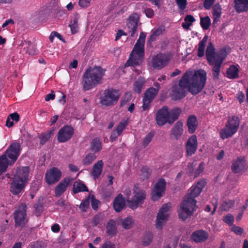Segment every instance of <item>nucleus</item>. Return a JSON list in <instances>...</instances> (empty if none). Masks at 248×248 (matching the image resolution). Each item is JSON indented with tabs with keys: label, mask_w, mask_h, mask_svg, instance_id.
I'll return each mask as SVG.
<instances>
[{
	"label": "nucleus",
	"mask_w": 248,
	"mask_h": 248,
	"mask_svg": "<svg viewBox=\"0 0 248 248\" xmlns=\"http://www.w3.org/2000/svg\"><path fill=\"white\" fill-rule=\"evenodd\" d=\"M207 79L206 73L202 69L186 71L178 85L172 87L171 96L175 99H180L186 95V89L193 94L202 91Z\"/></svg>",
	"instance_id": "f257e3e1"
},
{
	"label": "nucleus",
	"mask_w": 248,
	"mask_h": 248,
	"mask_svg": "<svg viewBox=\"0 0 248 248\" xmlns=\"http://www.w3.org/2000/svg\"><path fill=\"white\" fill-rule=\"evenodd\" d=\"M205 184V181L202 180L190 188L184 197L178 210V215L180 218L185 220L192 215L197 203L195 198L199 195Z\"/></svg>",
	"instance_id": "f03ea898"
},
{
	"label": "nucleus",
	"mask_w": 248,
	"mask_h": 248,
	"mask_svg": "<svg viewBox=\"0 0 248 248\" xmlns=\"http://www.w3.org/2000/svg\"><path fill=\"white\" fill-rule=\"evenodd\" d=\"M105 70L99 66L90 67L83 75L82 84L84 91H88L101 83Z\"/></svg>",
	"instance_id": "7ed1b4c3"
},
{
	"label": "nucleus",
	"mask_w": 248,
	"mask_h": 248,
	"mask_svg": "<svg viewBox=\"0 0 248 248\" xmlns=\"http://www.w3.org/2000/svg\"><path fill=\"white\" fill-rule=\"evenodd\" d=\"M145 37V34L143 32H141L129 59L124 65L125 67L132 66L134 67L140 65L142 63L144 55Z\"/></svg>",
	"instance_id": "20e7f679"
},
{
	"label": "nucleus",
	"mask_w": 248,
	"mask_h": 248,
	"mask_svg": "<svg viewBox=\"0 0 248 248\" xmlns=\"http://www.w3.org/2000/svg\"><path fill=\"white\" fill-rule=\"evenodd\" d=\"M20 154L18 143H12L5 153L0 157V175L4 172L8 166L14 164Z\"/></svg>",
	"instance_id": "39448f33"
},
{
	"label": "nucleus",
	"mask_w": 248,
	"mask_h": 248,
	"mask_svg": "<svg viewBox=\"0 0 248 248\" xmlns=\"http://www.w3.org/2000/svg\"><path fill=\"white\" fill-rule=\"evenodd\" d=\"M180 110L176 108L169 112L167 107H163L156 114L155 120L159 126L164 125L166 123L172 124L178 118Z\"/></svg>",
	"instance_id": "423d86ee"
},
{
	"label": "nucleus",
	"mask_w": 248,
	"mask_h": 248,
	"mask_svg": "<svg viewBox=\"0 0 248 248\" xmlns=\"http://www.w3.org/2000/svg\"><path fill=\"white\" fill-rule=\"evenodd\" d=\"M240 120L238 117L232 116L229 117L224 128L219 132L220 138L225 140L232 137L238 129Z\"/></svg>",
	"instance_id": "0eeeda50"
},
{
	"label": "nucleus",
	"mask_w": 248,
	"mask_h": 248,
	"mask_svg": "<svg viewBox=\"0 0 248 248\" xmlns=\"http://www.w3.org/2000/svg\"><path fill=\"white\" fill-rule=\"evenodd\" d=\"M120 96L118 91L113 89L105 90L100 97V103L105 106H109L116 103Z\"/></svg>",
	"instance_id": "6e6552de"
},
{
	"label": "nucleus",
	"mask_w": 248,
	"mask_h": 248,
	"mask_svg": "<svg viewBox=\"0 0 248 248\" xmlns=\"http://www.w3.org/2000/svg\"><path fill=\"white\" fill-rule=\"evenodd\" d=\"M170 204H164L159 210L155 221V227L161 229L169 218L170 212Z\"/></svg>",
	"instance_id": "1a4fd4ad"
},
{
	"label": "nucleus",
	"mask_w": 248,
	"mask_h": 248,
	"mask_svg": "<svg viewBox=\"0 0 248 248\" xmlns=\"http://www.w3.org/2000/svg\"><path fill=\"white\" fill-rule=\"evenodd\" d=\"M145 197V191L135 186L133 189V196L131 200H128L129 207L132 209L137 208L139 204L143 203Z\"/></svg>",
	"instance_id": "9d476101"
},
{
	"label": "nucleus",
	"mask_w": 248,
	"mask_h": 248,
	"mask_svg": "<svg viewBox=\"0 0 248 248\" xmlns=\"http://www.w3.org/2000/svg\"><path fill=\"white\" fill-rule=\"evenodd\" d=\"M227 50L223 48L220 49L216 53L215 57V63L212 68L213 75L214 78H217L219 75L220 69L223 61L225 60L228 54Z\"/></svg>",
	"instance_id": "9b49d317"
},
{
	"label": "nucleus",
	"mask_w": 248,
	"mask_h": 248,
	"mask_svg": "<svg viewBox=\"0 0 248 248\" xmlns=\"http://www.w3.org/2000/svg\"><path fill=\"white\" fill-rule=\"evenodd\" d=\"M27 206L22 204L15 212L14 218L16 226H23L28 221Z\"/></svg>",
	"instance_id": "f8f14e48"
},
{
	"label": "nucleus",
	"mask_w": 248,
	"mask_h": 248,
	"mask_svg": "<svg viewBox=\"0 0 248 248\" xmlns=\"http://www.w3.org/2000/svg\"><path fill=\"white\" fill-rule=\"evenodd\" d=\"M169 61L167 55L164 53H159L153 57L151 64L153 67L156 69H161L165 67Z\"/></svg>",
	"instance_id": "ddd939ff"
},
{
	"label": "nucleus",
	"mask_w": 248,
	"mask_h": 248,
	"mask_svg": "<svg viewBox=\"0 0 248 248\" xmlns=\"http://www.w3.org/2000/svg\"><path fill=\"white\" fill-rule=\"evenodd\" d=\"M166 188V182L164 179H161L155 185L152 191V199L156 201L163 195Z\"/></svg>",
	"instance_id": "4468645a"
},
{
	"label": "nucleus",
	"mask_w": 248,
	"mask_h": 248,
	"mask_svg": "<svg viewBox=\"0 0 248 248\" xmlns=\"http://www.w3.org/2000/svg\"><path fill=\"white\" fill-rule=\"evenodd\" d=\"M61 171L57 168L54 167L47 170L46 173V181L48 185L53 184L61 178Z\"/></svg>",
	"instance_id": "2eb2a0df"
},
{
	"label": "nucleus",
	"mask_w": 248,
	"mask_h": 248,
	"mask_svg": "<svg viewBox=\"0 0 248 248\" xmlns=\"http://www.w3.org/2000/svg\"><path fill=\"white\" fill-rule=\"evenodd\" d=\"M157 93V89H155V88L151 87L146 90L143 99L142 108L143 110H145L148 108L151 102Z\"/></svg>",
	"instance_id": "dca6fc26"
},
{
	"label": "nucleus",
	"mask_w": 248,
	"mask_h": 248,
	"mask_svg": "<svg viewBox=\"0 0 248 248\" xmlns=\"http://www.w3.org/2000/svg\"><path fill=\"white\" fill-rule=\"evenodd\" d=\"M74 133L73 128L70 126H64L58 132V140L64 142L70 139Z\"/></svg>",
	"instance_id": "f3484780"
},
{
	"label": "nucleus",
	"mask_w": 248,
	"mask_h": 248,
	"mask_svg": "<svg viewBox=\"0 0 248 248\" xmlns=\"http://www.w3.org/2000/svg\"><path fill=\"white\" fill-rule=\"evenodd\" d=\"M30 169L28 167H22L18 168L14 175V179L27 184L29 180Z\"/></svg>",
	"instance_id": "a211bd4d"
},
{
	"label": "nucleus",
	"mask_w": 248,
	"mask_h": 248,
	"mask_svg": "<svg viewBox=\"0 0 248 248\" xmlns=\"http://www.w3.org/2000/svg\"><path fill=\"white\" fill-rule=\"evenodd\" d=\"M139 19V16L137 13L132 14L128 19L127 27L129 30L131 36H134L135 33L137 28Z\"/></svg>",
	"instance_id": "6ab92c4d"
},
{
	"label": "nucleus",
	"mask_w": 248,
	"mask_h": 248,
	"mask_svg": "<svg viewBox=\"0 0 248 248\" xmlns=\"http://www.w3.org/2000/svg\"><path fill=\"white\" fill-rule=\"evenodd\" d=\"M198 148V141L195 135H192L187 140L186 144V154L191 156L194 154Z\"/></svg>",
	"instance_id": "aec40b11"
},
{
	"label": "nucleus",
	"mask_w": 248,
	"mask_h": 248,
	"mask_svg": "<svg viewBox=\"0 0 248 248\" xmlns=\"http://www.w3.org/2000/svg\"><path fill=\"white\" fill-rule=\"evenodd\" d=\"M71 183V179L69 178H64L55 188V196H61L66 190L68 186Z\"/></svg>",
	"instance_id": "412c9836"
},
{
	"label": "nucleus",
	"mask_w": 248,
	"mask_h": 248,
	"mask_svg": "<svg viewBox=\"0 0 248 248\" xmlns=\"http://www.w3.org/2000/svg\"><path fill=\"white\" fill-rule=\"evenodd\" d=\"M246 169V162L244 157H239L235 160L232 165V170L234 173L245 170Z\"/></svg>",
	"instance_id": "4be33fe9"
},
{
	"label": "nucleus",
	"mask_w": 248,
	"mask_h": 248,
	"mask_svg": "<svg viewBox=\"0 0 248 248\" xmlns=\"http://www.w3.org/2000/svg\"><path fill=\"white\" fill-rule=\"evenodd\" d=\"M127 124V120H123L112 131L110 136V140L112 141L115 140L121 134Z\"/></svg>",
	"instance_id": "5701e85b"
},
{
	"label": "nucleus",
	"mask_w": 248,
	"mask_h": 248,
	"mask_svg": "<svg viewBox=\"0 0 248 248\" xmlns=\"http://www.w3.org/2000/svg\"><path fill=\"white\" fill-rule=\"evenodd\" d=\"M183 132V123L180 121H178L175 123L172 128L170 134L175 139L178 140L181 137Z\"/></svg>",
	"instance_id": "b1692460"
},
{
	"label": "nucleus",
	"mask_w": 248,
	"mask_h": 248,
	"mask_svg": "<svg viewBox=\"0 0 248 248\" xmlns=\"http://www.w3.org/2000/svg\"><path fill=\"white\" fill-rule=\"evenodd\" d=\"M208 237V233L203 230L195 231L191 235L192 240L196 243L204 242L207 239Z\"/></svg>",
	"instance_id": "393cba45"
},
{
	"label": "nucleus",
	"mask_w": 248,
	"mask_h": 248,
	"mask_svg": "<svg viewBox=\"0 0 248 248\" xmlns=\"http://www.w3.org/2000/svg\"><path fill=\"white\" fill-rule=\"evenodd\" d=\"M26 185V184L24 183L13 179V181L11 183L10 191L14 195L18 194L23 190Z\"/></svg>",
	"instance_id": "a878e982"
},
{
	"label": "nucleus",
	"mask_w": 248,
	"mask_h": 248,
	"mask_svg": "<svg viewBox=\"0 0 248 248\" xmlns=\"http://www.w3.org/2000/svg\"><path fill=\"white\" fill-rule=\"evenodd\" d=\"M216 55V53L215 52L214 46L211 43H210L206 48V56L210 65L213 67L215 63Z\"/></svg>",
	"instance_id": "bb28decb"
},
{
	"label": "nucleus",
	"mask_w": 248,
	"mask_h": 248,
	"mask_svg": "<svg viewBox=\"0 0 248 248\" xmlns=\"http://www.w3.org/2000/svg\"><path fill=\"white\" fill-rule=\"evenodd\" d=\"M104 165L102 160L98 161L93 167L91 174L94 179H96L100 176L103 170Z\"/></svg>",
	"instance_id": "cd10ccee"
},
{
	"label": "nucleus",
	"mask_w": 248,
	"mask_h": 248,
	"mask_svg": "<svg viewBox=\"0 0 248 248\" xmlns=\"http://www.w3.org/2000/svg\"><path fill=\"white\" fill-rule=\"evenodd\" d=\"M125 205V202L122 195L119 194L116 197L113 202V208L117 212H120Z\"/></svg>",
	"instance_id": "c85d7f7f"
},
{
	"label": "nucleus",
	"mask_w": 248,
	"mask_h": 248,
	"mask_svg": "<svg viewBox=\"0 0 248 248\" xmlns=\"http://www.w3.org/2000/svg\"><path fill=\"white\" fill-rule=\"evenodd\" d=\"M186 125L188 127V132L190 133H194L198 125L196 117L194 115L189 116L187 120Z\"/></svg>",
	"instance_id": "c756f323"
},
{
	"label": "nucleus",
	"mask_w": 248,
	"mask_h": 248,
	"mask_svg": "<svg viewBox=\"0 0 248 248\" xmlns=\"http://www.w3.org/2000/svg\"><path fill=\"white\" fill-rule=\"evenodd\" d=\"M234 7L238 13L248 10V0H234Z\"/></svg>",
	"instance_id": "7c9ffc66"
},
{
	"label": "nucleus",
	"mask_w": 248,
	"mask_h": 248,
	"mask_svg": "<svg viewBox=\"0 0 248 248\" xmlns=\"http://www.w3.org/2000/svg\"><path fill=\"white\" fill-rule=\"evenodd\" d=\"M165 27L163 26L153 29L151 32V34L149 39V41L153 42L155 41L158 36L163 33Z\"/></svg>",
	"instance_id": "2f4dec72"
},
{
	"label": "nucleus",
	"mask_w": 248,
	"mask_h": 248,
	"mask_svg": "<svg viewBox=\"0 0 248 248\" xmlns=\"http://www.w3.org/2000/svg\"><path fill=\"white\" fill-rule=\"evenodd\" d=\"M107 232L108 235L110 236L114 235L117 232L116 227V222L114 220H109L107 225Z\"/></svg>",
	"instance_id": "473e14b6"
},
{
	"label": "nucleus",
	"mask_w": 248,
	"mask_h": 248,
	"mask_svg": "<svg viewBox=\"0 0 248 248\" xmlns=\"http://www.w3.org/2000/svg\"><path fill=\"white\" fill-rule=\"evenodd\" d=\"M239 69L236 66L231 65L227 71L228 77L231 79H234L238 77Z\"/></svg>",
	"instance_id": "72a5a7b5"
},
{
	"label": "nucleus",
	"mask_w": 248,
	"mask_h": 248,
	"mask_svg": "<svg viewBox=\"0 0 248 248\" xmlns=\"http://www.w3.org/2000/svg\"><path fill=\"white\" fill-rule=\"evenodd\" d=\"M88 189L86 186L82 182L76 181L73 185V192L77 193L80 192L87 191Z\"/></svg>",
	"instance_id": "f704fd0d"
},
{
	"label": "nucleus",
	"mask_w": 248,
	"mask_h": 248,
	"mask_svg": "<svg viewBox=\"0 0 248 248\" xmlns=\"http://www.w3.org/2000/svg\"><path fill=\"white\" fill-rule=\"evenodd\" d=\"M221 7L218 4L214 5L213 8V15L214 17L213 23L215 24L218 21L221 14Z\"/></svg>",
	"instance_id": "c9c22d12"
},
{
	"label": "nucleus",
	"mask_w": 248,
	"mask_h": 248,
	"mask_svg": "<svg viewBox=\"0 0 248 248\" xmlns=\"http://www.w3.org/2000/svg\"><path fill=\"white\" fill-rule=\"evenodd\" d=\"M145 83V79L143 78L140 77L138 79L135 81L134 84V90L135 92L140 93Z\"/></svg>",
	"instance_id": "e433bc0d"
},
{
	"label": "nucleus",
	"mask_w": 248,
	"mask_h": 248,
	"mask_svg": "<svg viewBox=\"0 0 248 248\" xmlns=\"http://www.w3.org/2000/svg\"><path fill=\"white\" fill-rule=\"evenodd\" d=\"M207 40V36H204L202 40L199 44V48L198 51V56L202 57L204 55L205 44Z\"/></svg>",
	"instance_id": "4c0bfd02"
},
{
	"label": "nucleus",
	"mask_w": 248,
	"mask_h": 248,
	"mask_svg": "<svg viewBox=\"0 0 248 248\" xmlns=\"http://www.w3.org/2000/svg\"><path fill=\"white\" fill-rule=\"evenodd\" d=\"M78 17L76 16L74 17L73 19L71 21L69 26L71 29V32L73 34L76 33L78 30Z\"/></svg>",
	"instance_id": "58836bf2"
},
{
	"label": "nucleus",
	"mask_w": 248,
	"mask_h": 248,
	"mask_svg": "<svg viewBox=\"0 0 248 248\" xmlns=\"http://www.w3.org/2000/svg\"><path fill=\"white\" fill-rule=\"evenodd\" d=\"M91 148L93 152L99 151L102 148L101 142L99 139H95L93 140L91 144Z\"/></svg>",
	"instance_id": "ea45409f"
},
{
	"label": "nucleus",
	"mask_w": 248,
	"mask_h": 248,
	"mask_svg": "<svg viewBox=\"0 0 248 248\" xmlns=\"http://www.w3.org/2000/svg\"><path fill=\"white\" fill-rule=\"evenodd\" d=\"M200 24L203 30L208 29L211 24V20L209 17L206 16L204 17H201Z\"/></svg>",
	"instance_id": "a19ab883"
},
{
	"label": "nucleus",
	"mask_w": 248,
	"mask_h": 248,
	"mask_svg": "<svg viewBox=\"0 0 248 248\" xmlns=\"http://www.w3.org/2000/svg\"><path fill=\"white\" fill-rule=\"evenodd\" d=\"M234 204V201L233 200H225L222 203L220 208L223 211H228L231 209Z\"/></svg>",
	"instance_id": "79ce46f5"
},
{
	"label": "nucleus",
	"mask_w": 248,
	"mask_h": 248,
	"mask_svg": "<svg viewBox=\"0 0 248 248\" xmlns=\"http://www.w3.org/2000/svg\"><path fill=\"white\" fill-rule=\"evenodd\" d=\"M96 156L93 153L88 154L83 160V164L88 165L91 164L95 159Z\"/></svg>",
	"instance_id": "37998d69"
},
{
	"label": "nucleus",
	"mask_w": 248,
	"mask_h": 248,
	"mask_svg": "<svg viewBox=\"0 0 248 248\" xmlns=\"http://www.w3.org/2000/svg\"><path fill=\"white\" fill-rule=\"evenodd\" d=\"M140 178L142 180L148 179L151 174V170L147 167H143L140 170Z\"/></svg>",
	"instance_id": "c03bdc74"
},
{
	"label": "nucleus",
	"mask_w": 248,
	"mask_h": 248,
	"mask_svg": "<svg viewBox=\"0 0 248 248\" xmlns=\"http://www.w3.org/2000/svg\"><path fill=\"white\" fill-rule=\"evenodd\" d=\"M133 224V220L131 217H127L122 221V225L125 229H129L131 228Z\"/></svg>",
	"instance_id": "a18cd8bd"
},
{
	"label": "nucleus",
	"mask_w": 248,
	"mask_h": 248,
	"mask_svg": "<svg viewBox=\"0 0 248 248\" xmlns=\"http://www.w3.org/2000/svg\"><path fill=\"white\" fill-rule=\"evenodd\" d=\"M153 234L152 232L147 233L144 236L142 239V244L144 246L148 245L151 242L153 239Z\"/></svg>",
	"instance_id": "49530a36"
},
{
	"label": "nucleus",
	"mask_w": 248,
	"mask_h": 248,
	"mask_svg": "<svg viewBox=\"0 0 248 248\" xmlns=\"http://www.w3.org/2000/svg\"><path fill=\"white\" fill-rule=\"evenodd\" d=\"M90 196L86 198L80 204L79 208L83 212L85 211L89 206Z\"/></svg>",
	"instance_id": "de8ad7c7"
},
{
	"label": "nucleus",
	"mask_w": 248,
	"mask_h": 248,
	"mask_svg": "<svg viewBox=\"0 0 248 248\" xmlns=\"http://www.w3.org/2000/svg\"><path fill=\"white\" fill-rule=\"evenodd\" d=\"M52 132L51 131H48L44 133L42 135L40 143L41 144H44L50 138Z\"/></svg>",
	"instance_id": "09e8293b"
},
{
	"label": "nucleus",
	"mask_w": 248,
	"mask_h": 248,
	"mask_svg": "<svg viewBox=\"0 0 248 248\" xmlns=\"http://www.w3.org/2000/svg\"><path fill=\"white\" fill-rule=\"evenodd\" d=\"M176 3L181 10H184L186 7L187 0H176Z\"/></svg>",
	"instance_id": "8fccbe9b"
},
{
	"label": "nucleus",
	"mask_w": 248,
	"mask_h": 248,
	"mask_svg": "<svg viewBox=\"0 0 248 248\" xmlns=\"http://www.w3.org/2000/svg\"><path fill=\"white\" fill-rule=\"evenodd\" d=\"M223 221L229 225H232L234 221V217L231 214H228L227 216L224 217Z\"/></svg>",
	"instance_id": "3c124183"
},
{
	"label": "nucleus",
	"mask_w": 248,
	"mask_h": 248,
	"mask_svg": "<svg viewBox=\"0 0 248 248\" xmlns=\"http://www.w3.org/2000/svg\"><path fill=\"white\" fill-rule=\"evenodd\" d=\"M29 248H45V245L42 242H35L30 244Z\"/></svg>",
	"instance_id": "603ef678"
},
{
	"label": "nucleus",
	"mask_w": 248,
	"mask_h": 248,
	"mask_svg": "<svg viewBox=\"0 0 248 248\" xmlns=\"http://www.w3.org/2000/svg\"><path fill=\"white\" fill-rule=\"evenodd\" d=\"M154 134L152 132L148 133L143 140V145L146 147L152 140Z\"/></svg>",
	"instance_id": "864d4df0"
},
{
	"label": "nucleus",
	"mask_w": 248,
	"mask_h": 248,
	"mask_svg": "<svg viewBox=\"0 0 248 248\" xmlns=\"http://www.w3.org/2000/svg\"><path fill=\"white\" fill-rule=\"evenodd\" d=\"M92 0H79L78 4L82 8L88 7L90 5Z\"/></svg>",
	"instance_id": "5fc2aeb1"
},
{
	"label": "nucleus",
	"mask_w": 248,
	"mask_h": 248,
	"mask_svg": "<svg viewBox=\"0 0 248 248\" xmlns=\"http://www.w3.org/2000/svg\"><path fill=\"white\" fill-rule=\"evenodd\" d=\"M235 97L238 100L239 102L241 104L245 99V94L242 92H238L235 95Z\"/></svg>",
	"instance_id": "6e6d98bb"
},
{
	"label": "nucleus",
	"mask_w": 248,
	"mask_h": 248,
	"mask_svg": "<svg viewBox=\"0 0 248 248\" xmlns=\"http://www.w3.org/2000/svg\"><path fill=\"white\" fill-rule=\"evenodd\" d=\"M90 198L91 199V205L92 208L94 210L98 208V204L99 202V201L96 200L93 195H92Z\"/></svg>",
	"instance_id": "4d7b16f0"
},
{
	"label": "nucleus",
	"mask_w": 248,
	"mask_h": 248,
	"mask_svg": "<svg viewBox=\"0 0 248 248\" xmlns=\"http://www.w3.org/2000/svg\"><path fill=\"white\" fill-rule=\"evenodd\" d=\"M102 217L100 215H96L93 218V222L94 226H96L99 224L102 221Z\"/></svg>",
	"instance_id": "13d9d810"
},
{
	"label": "nucleus",
	"mask_w": 248,
	"mask_h": 248,
	"mask_svg": "<svg viewBox=\"0 0 248 248\" xmlns=\"http://www.w3.org/2000/svg\"><path fill=\"white\" fill-rule=\"evenodd\" d=\"M8 117L11 119V120L15 122H17L19 121V115L16 113L15 112L14 113H12L9 115Z\"/></svg>",
	"instance_id": "bf43d9fd"
},
{
	"label": "nucleus",
	"mask_w": 248,
	"mask_h": 248,
	"mask_svg": "<svg viewBox=\"0 0 248 248\" xmlns=\"http://www.w3.org/2000/svg\"><path fill=\"white\" fill-rule=\"evenodd\" d=\"M57 37L60 39H61L62 36L59 33L56 31H53L50 34L49 39L50 41L52 42L53 41L54 37Z\"/></svg>",
	"instance_id": "052dcab7"
},
{
	"label": "nucleus",
	"mask_w": 248,
	"mask_h": 248,
	"mask_svg": "<svg viewBox=\"0 0 248 248\" xmlns=\"http://www.w3.org/2000/svg\"><path fill=\"white\" fill-rule=\"evenodd\" d=\"M215 0H205L204 2V7L206 9H209Z\"/></svg>",
	"instance_id": "680f3d73"
},
{
	"label": "nucleus",
	"mask_w": 248,
	"mask_h": 248,
	"mask_svg": "<svg viewBox=\"0 0 248 248\" xmlns=\"http://www.w3.org/2000/svg\"><path fill=\"white\" fill-rule=\"evenodd\" d=\"M144 13L145 14L146 16L149 18L152 17L154 15V12L151 8L145 9L144 10Z\"/></svg>",
	"instance_id": "e2e57ef3"
},
{
	"label": "nucleus",
	"mask_w": 248,
	"mask_h": 248,
	"mask_svg": "<svg viewBox=\"0 0 248 248\" xmlns=\"http://www.w3.org/2000/svg\"><path fill=\"white\" fill-rule=\"evenodd\" d=\"M232 230L238 235L241 234L243 232V229L237 226L232 227Z\"/></svg>",
	"instance_id": "0e129e2a"
},
{
	"label": "nucleus",
	"mask_w": 248,
	"mask_h": 248,
	"mask_svg": "<svg viewBox=\"0 0 248 248\" xmlns=\"http://www.w3.org/2000/svg\"><path fill=\"white\" fill-rule=\"evenodd\" d=\"M185 21L192 25V23L195 21V19L192 16L187 15L185 17Z\"/></svg>",
	"instance_id": "69168bd1"
},
{
	"label": "nucleus",
	"mask_w": 248,
	"mask_h": 248,
	"mask_svg": "<svg viewBox=\"0 0 248 248\" xmlns=\"http://www.w3.org/2000/svg\"><path fill=\"white\" fill-rule=\"evenodd\" d=\"M126 34L123 30H119L116 34L115 37V41L119 40L122 35H126Z\"/></svg>",
	"instance_id": "338daca9"
},
{
	"label": "nucleus",
	"mask_w": 248,
	"mask_h": 248,
	"mask_svg": "<svg viewBox=\"0 0 248 248\" xmlns=\"http://www.w3.org/2000/svg\"><path fill=\"white\" fill-rule=\"evenodd\" d=\"M102 248H115V246L113 244H111L110 242H107L102 246Z\"/></svg>",
	"instance_id": "774afa93"
}]
</instances>
